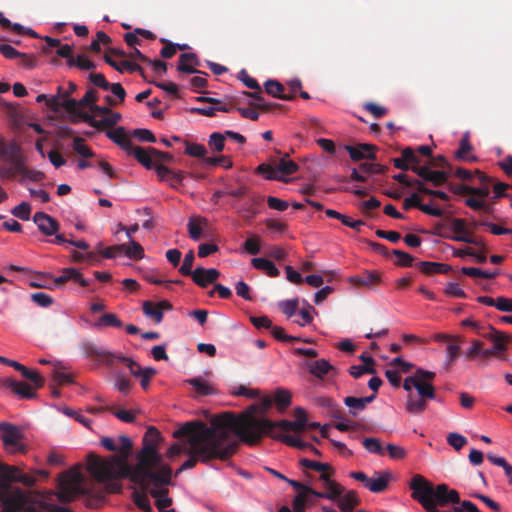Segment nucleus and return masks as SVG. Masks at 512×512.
Listing matches in <instances>:
<instances>
[{
	"label": "nucleus",
	"mask_w": 512,
	"mask_h": 512,
	"mask_svg": "<svg viewBox=\"0 0 512 512\" xmlns=\"http://www.w3.org/2000/svg\"><path fill=\"white\" fill-rule=\"evenodd\" d=\"M392 254L397 257L395 264L400 267H410L414 262V257L407 252L402 250H393Z\"/></svg>",
	"instance_id": "58"
},
{
	"label": "nucleus",
	"mask_w": 512,
	"mask_h": 512,
	"mask_svg": "<svg viewBox=\"0 0 512 512\" xmlns=\"http://www.w3.org/2000/svg\"><path fill=\"white\" fill-rule=\"evenodd\" d=\"M162 441L160 432L155 427H149L143 437V446L137 454V464L132 467V476L147 475L156 472L164 464L159 453V444Z\"/></svg>",
	"instance_id": "6"
},
{
	"label": "nucleus",
	"mask_w": 512,
	"mask_h": 512,
	"mask_svg": "<svg viewBox=\"0 0 512 512\" xmlns=\"http://www.w3.org/2000/svg\"><path fill=\"white\" fill-rule=\"evenodd\" d=\"M95 327H115L121 328L123 326L122 321L114 313L103 314L99 320L95 323Z\"/></svg>",
	"instance_id": "45"
},
{
	"label": "nucleus",
	"mask_w": 512,
	"mask_h": 512,
	"mask_svg": "<svg viewBox=\"0 0 512 512\" xmlns=\"http://www.w3.org/2000/svg\"><path fill=\"white\" fill-rule=\"evenodd\" d=\"M129 155H133L136 160L142 164L146 169H154L158 163L154 162V155L150 151V147L142 148L140 146L132 145V148L127 151Z\"/></svg>",
	"instance_id": "23"
},
{
	"label": "nucleus",
	"mask_w": 512,
	"mask_h": 512,
	"mask_svg": "<svg viewBox=\"0 0 512 512\" xmlns=\"http://www.w3.org/2000/svg\"><path fill=\"white\" fill-rule=\"evenodd\" d=\"M220 276V272L215 268L198 267L191 276L193 282L201 288L207 287L214 283Z\"/></svg>",
	"instance_id": "19"
},
{
	"label": "nucleus",
	"mask_w": 512,
	"mask_h": 512,
	"mask_svg": "<svg viewBox=\"0 0 512 512\" xmlns=\"http://www.w3.org/2000/svg\"><path fill=\"white\" fill-rule=\"evenodd\" d=\"M265 91L267 94L281 99L290 101L294 99V95H285L284 92V86L277 80L269 79L264 83Z\"/></svg>",
	"instance_id": "30"
},
{
	"label": "nucleus",
	"mask_w": 512,
	"mask_h": 512,
	"mask_svg": "<svg viewBox=\"0 0 512 512\" xmlns=\"http://www.w3.org/2000/svg\"><path fill=\"white\" fill-rule=\"evenodd\" d=\"M121 245L125 247L123 248V254L129 259L140 260L144 258V249L135 240H130L128 243H122Z\"/></svg>",
	"instance_id": "37"
},
{
	"label": "nucleus",
	"mask_w": 512,
	"mask_h": 512,
	"mask_svg": "<svg viewBox=\"0 0 512 512\" xmlns=\"http://www.w3.org/2000/svg\"><path fill=\"white\" fill-rule=\"evenodd\" d=\"M447 443L459 451L467 444V439L459 433L451 432L447 435Z\"/></svg>",
	"instance_id": "59"
},
{
	"label": "nucleus",
	"mask_w": 512,
	"mask_h": 512,
	"mask_svg": "<svg viewBox=\"0 0 512 512\" xmlns=\"http://www.w3.org/2000/svg\"><path fill=\"white\" fill-rule=\"evenodd\" d=\"M404 157L405 159H407V163L410 165L409 170H412L414 173H416V167L423 168V165H420V157L414 152V150L411 147L404 148Z\"/></svg>",
	"instance_id": "56"
},
{
	"label": "nucleus",
	"mask_w": 512,
	"mask_h": 512,
	"mask_svg": "<svg viewBox=\"0 0 512 512\" xmlns=\"http://www.w3.org/2000/svg\"><path fill=\"white\" fill-rule=\"evenodd\" d=\"M385 451L388 453L389 457L393 460L404 459L407 455L405 448H403L402 446L393 444V443H388Z\"/></svg>",
	"instance_id": "61"
},
{
	"label": "nucleus",
	"mask_w": 512,
	"mask_h": 512,
	"mask_svg": "<svg viewBox=\"0 0 512 512\" xmlns=\"http://www.w3.org/2000/svg\"><path fill=\"white\" fill-rule=\"evenodd\" d=\"M67 65L69 67H77L80 70H93L96 67V64L89 60L88 57L84 54L78 55L76 58L67 61Z\"/></svg>",
	"instance_id": "47"
},
{
	"label": "nucleus",
	"mask_w": 512,
	"mask_h": 512,
	"mask_svg": "<svg viewBox=\"0 0 512 512\" xmlns=\"http://www.w3.org/2000/svg\"><path fill=\"white\" fill-rule=\"evenodd\" d=\"M199 64V59L195 53H183L179 56L177 69L181 73H201L207 75L206 73L196 69V66Z\"/></svg>",
	"instance_id": "22"
},
{
	"label": "nucleus",
	"mask_w": 512,
	"mask_h": 512,
	"mask_svg": "<svg viewBox=\"0 0 512 512\" xmlns=\"http://www.w3.org/2000/svg\"><path fill=\"white\" fill-rule=\"evenodd\" d=\"M85 477L80 467L74 466L57 477V491L48 490L41 494V499L32 501L18 487H11L0 482V512H73L72 510L53 503L54 497L62 504L73 502L78 495H88L84 486Z\"/></svg>",
	"instance_id": "2"
},
{
	"label": "nucleus",
	"mask_w": 512,
	"mask_h": 512,
	"mask_svg": "<svg viewBox=\"0 0 512 512\" xmlns=\"http://www.w3.org/2000/svg\"><path fill=\"white\" fill-rule=\"evenodd\" d=\"M104 61L120 73H123L125 70L129 72H138L143 78H145L143 68L137 63H133L127 60L118 63L107 54L104 56Z\"/></svg>",
	"instance_id": "25"
},
{
	"label": "nucleus",
	"mask_w": 512,
	"mask_h": 512,
	"mask_svg": "<svg viewBox=\"0 0 512 512\" xmlns=\"http://www.w3.org/2000/svg\"><path fill=\"white\" fill-rule=\"evenodd\" d=\"M17 371L20 372L24 378L30 380L35 388L44 386V378L37 371L30 370L22 364Z\"/></svg>",
	"instance_id": "41"
},
{
	"label": "nucleus",
	"mask_w": 512,
	"mask_h": 512,
	"mask_svg": "<svg viewBox=\"0 0 512 512\" xmlns=\"http://www.w3.org/2000/svg\"><path fill=\"white\" fill-rule=\"evenodd\" d=\"M299 463L303 468L320 472V474L335 473L334 469L328 463H322L307 458L300 459Z\"/></svg>",
	"instance_id": "38"
},
{
	"label": "nucleus",
	"mask_w": 512,
	"mask_h": 512,
	"mask_svg": "<svg viewBox=\"0 0 512 512\" xmlns=\"http://www.w3.org/2000/svg\"><path fill=\"white\" fill-rule=\"evenodd\" d=\"M173 436L186 438L184 453L189 456L175 476L194 468L198 462L208 465L214 460L227 461L238 449L236 437L242 441L239 422L231 413L215 416L210 426L201 421L187 422Z\"/></svg>",
	"instance_id": "1"
},
{
	"label": "nucleus",
	"mask_w": 512,
	"mask_h": 512,
	"mask_svg": "<svg viewBox=\"0 0 512 512\" xmlns=\"http://www.w3.org/2000/svg\"><path fill=\"white\" fill-rule=\"evenodd\" d=\"M53 380L58 385H66L73 383V377L71 374L61 371L58 365L54 366L52 373Z\"/></svg>",
	"instance_id": "55"
},
{
	"label": "nucleus",
	"mask_w": 512,
	"mask_h": 512,
	"mask_svg": "<svg viewBox=\"0 0 512 512\" xmlns=\"http://www.w3.org/2000/svg\"><path fill=\"white\" fill-rule=\"evenodd\" d=\"M436 374L432 371L418 368L416 370V381L414 388L416 393L410 392L407 396L405 404L406 411L410 414H422L428 406V400L436 398L435 387L432 381Z\"/></svg>",
	"instance_id": "7"
},
{
	"label": "nucleus",
	"mask_w": 512,
	"mask_h": 512,
	"mask_svg": "<svg viewBox=\"0 0 512 512\" xmlns=\"http://www.w3.org/2000/svg\"><path fill=\"white\" fill-rule=\"evenodd\" d=\"M186 383L191 385L199 396H209L217 393L216 388L201 377L188 379Z\"/></svg>",
	"instance_id": "31"
},
{
	"label": "nucleus",
	"mask_w": 512,
	"mask_h": 512,
	"mask_svg": "<svg viewBox=\"0 0 512 512\" xmlns=\"http://www.w3.org/2000/svg\"><path fill=\"white\" fill-rule=\"evenodd\" d=\"M4 386L11 389L16 395L25 399H33L36 397V393L32 387L25 382H19L11 378H7L3 381Z\"/></svg>",
	"instance_id": "24"
},
{
	"label": "nucleus",
	"mask_w": 512,
	"mask_h": 512,
	"mask_svg": "<svg viewBox=\"0 0 512 512\" xmlns=\"http://www.w3.org/2000/svg\"><path fill=\"white\" fill-rule=\"evenodd\" d=\"M84 352L88 357H96L107 366H112L116 360V354L102 347H98L91 342H87L83 345Z\"/></svg>",
	"instance_id": "20"
},
{
	"label": "nucleus",
	"mask_w": 512,
	"mask_h": 512,
	"mask_svg": "<svg viewBox=\"0 0 512 512\" xmlns=\"http://www.w3.org/2000/svg\"><path fill=\"white\" fill-rule=\"evenodd\" d=\"M360 499L354 490H348L344 496L339 499L337 506L341 512H353L354 508L359 505Z\"/></svg>",
	"instance_id": "33"
},
{
	"label": "nucleus",
	"mask_w": 512,
	"mask_h": 512,
	"mask_svg": "<svg viewBox=\"0 0 512 512\" xmlns=\"http://www.w3.org/2000/svg\"><path fill=\"white\" fill-rule=\"evenodd\" d=\"M155 172L160 181L166 182L173 189H178L183 185L185 172L182 170L174 171L163 164H157Z\"/></svg>",
	"instance_id": "14"
},
{
	"label": "nucleus",
	"mask_w": 512,
	"mask_h": 512,
	"mask_svg": "<svg viewBox=\"0 0 512 512\" xmlns=\"http://www.w3.org/2000/svg\"><path fill=\"white\" fill-rule=\"evenodd\" d=\"M1 439L4 446L11 452H25L26 446L20 441L24 435L22 429L8 422H0Z\"/></svg>",
	"instance_id": "12"
},
{
	"label": "nucleus",
	"mask_w": 512,
	"mask_h": 512,
	"mask_svg": "<svg viewBox=\"0 0 512 512\" xmlns=\"http://www.w3.org/2000/svg\"><path fill=\"white\" fill-rule=\"evenodd\" d=\"M345 149L348 151L350 158L353 161H360L362 159H376L374 154L375 146L371 144H359L357 146L346 145Z\"/></svg>",
	"instance_id": "21"
},
{
	"label": "nucleus",
	"mask_w": 512,
	"mask_h": 512,
	"mask_svg": "<svg viewBox=\"0 0 512 512\" xmlns=\"http://www.w3.org/2000/svg\"><path fill=\"white\" fill-rule=\"evenodd\" d=\"M116 360L126 364L130 373L135 377H138L140 374H142V372L144 370L141 368V366L136 361H134L131 358L125 357L121 354H116Z\"/></svg>",
	"instance_id": "53"
},
{
	"label": "nucleus",
	"mask_w": 512,
	"mask_h": 512,
	"mask_svg": "<svg viewBox=\"0 0 512 512\" xmlns=\"http://www.w3.org/2000/svg\"><path fill=\"white\" fill-rule=\"evenodd\" d=\"M416 174L426 182H430L433 186L438 187L446 183L449 173L446 171L431 170L428 165L423 168L416 167Z\"/></svg>",
	"instance_id": "18"
},
{
	"label": "nucleus",
	"mask_w": 512,
	"mask_h": 512,
	"mask_svg": "<svg viewBox=\"0 0 512 512\" xmlns=\"http://www.w3.org/2000/svg\"><path fill=\"white\" fill-rule=\"evenodd\" d=\"M204 162L210 166H223L226 169L232 167V160L225 155L216 156V157H206L204 158Z\"/></svg>",
	"instance_id": "60"
},
{
	"label": "nucleus",
	"mask_w": 512,
	"mask_h": 512,
	"mask_svg": "<svg viewBox=\"0 0 512 512\" xmlns=\"http://www.w3.org/2000/svg\"><path fill=\"white\" fill-rule=\"evenodd\" d=\"M409 487L412 490V498L418 501L422 506L433 501L435 487L422 475H414Z\"/></svg>",
	"instance_id": "13"
},
{
	"label": "nucleus",
	"mask_w": 512,
	"mask_h": 512,
	"mask_svg": "<svg viewBox=\"0 0 512 512\" xmlns=\"http://www.w3.org/2000/svg\"><path fill=\"white\" fill-rule=\"evenodd\" d=\"M334 473H322L316 481L320 484L321 490L313 489L312 495L317 498L328 499L339 503L344 494L348 491L340 483L332 479Z\"/></svg>",
	"instance_id": "8"
},
{
	"label": "nucleus",
	"mask_w": 512,
	"mask_h": 512,
	"mask_svg": "<svg viewBox=\"0 0 512 512\" xmlns=\"http://www.w3.org/2000/svg\"><path fill=\"white\" fill-rule=\"evenodd\" d=\"M272 400L275 402L278 409L282 411L291 404V393L286 389L278 388Z\"/></svg>",
	"instance_id": "42"
},
{
	"label": "nucleus",
	"mask_w": 512,
	"mask_h": 512,
	"mask_svg": "<svg viewBox=\"0 0 512 512\" xmlns=\"http://www.w3.org/2000/svg\"><path fill=\"white\" fill-rule=\"evenodd\" d=\"M254 268L264 271L269 277H277L280 271L274 263L265 258H253L251 261Z\"/></svg>",
	"instance_id": "36"
},
{
	"label": "nucleus",
	"mask_w": 512,
	"mask_h": 512,
	"mask_svg": "<svg viewBox=\"0 0 512 512\" xmlns=\"http://www.w3.org/2000/svg\"><path fill=\"white\" fill-rule=\"evenodd\" d=\"M11 213L23 220V221H27L30 219V214H31V206L28 202H21L19 205L15 206Z\"/></svg>",
	"instance_id": "57"
},
{
	"label": "nucleus",
	"mask_w": 512,
	"mask_h": 512,
	"mask_svg": "<svg viewBox=\"0 0 512 512\" xmlns=\"http://www.w3.org/2000/svg\"><path fill=\"white\" fill-rule=\"evenodd\" d=\"M107 137L119 145L126 152L132 148L133 142L127 135L124 127H117L113 131H108Z\"/></svg>",
	"instance_id": "27"
},
{
	"label": "nucleus",
	"mask_w": 512,
	"mask_h": 512,
	"mask_svg": "<svg viewBox=\"0 0 512 512\" xmlns=\"http://www.w3.org/2000/svg\"><path fill=\"white\" fill-rule=\"evenodd\" d=\"M272 403H273V400L271 397L269 396H265L261 399L260 403L259 404H253L251 405L248 410L241 414V415H236L232 412H230L235 418H241L243 416H246V415H249V414H252L254 415L255 418H258L256 416V414H261V415H265L267 413V411L271 408L272 406Z\"/></svg>",
	"instance_id": "29"
},
{
	"label": "nucleus",
	"mask_w": 512,
	"mask_h": 512,
	"mask_svg": "<svg viewBox=\"0 0 512 512\" xmlns=\"http://www.w3.org/2000/svg\"><path fill=\"white\" fill-rule=\"evenodd\" d=\"M375 398V394L360 398L348 396L344 398V404L347 407H349L350 414L355 416L357 415L358 412L363 411L366 408L367 404L371 403Z\"/></svg>",
	"instance_id": "26"
},
{
	"label": "nucleus",
	"mask_w": 512,
	"mask_h": 512,
	"mask_svg": "<svg viewBox=\"0 0 512 512\" xmlns=\"http://www.w3.org/2000/svg\"><path fill=\"white\" fill-rule=\"evenodd\" d=\"M195 255L193 250H189L185 256L182 265L179 268V272L183 276H192L194 271L192 270Z\"/></svg>",
	"instance_id": "51"
},
{
	"label": "nucleus",
	"mask_w": 512,
	"mask_h": 512,
	"mask_svg": "<svg viewBox=\"0 0 512 512\" xmlns=\"http://www.w3.org/2000/svg\"><path fill=\"white\" fill-rule=\"evenodd\" d=\"M295 421L281 420L271 421L267 418H255L249 414L241 418H236L242 431V442L248 445L258 444L265 435L273 436L276 428L286 432H301L307 426V413L301 407L294 410Z\"/></svg>",
	"instance_id": "4"
},
{
	"label": "nucleus",
	"mask_w": 512,
	"mask_h": 512,
	"mask_svg": "<svg viewBox=\"0 0 512 512\" xmlns=\"http://www.w3.org/2000/svg\"><path fill=\"white\" fill-rule=\"evenodd\" d=\"M80 116L85 123L96 129L113 127L122 119L121 114L114 112L112 109L110 110V113L101 120H95L89 113H83Z\"/></svg>",
	"instance_id": "17"
},
{
	"label": "nucleus",
	"mask_w": 512,
	"mask_h": 512,
	"mask_svg": "<svg viewBox=\"0 0 512 512\" xmlns=\"http://www.w3.org/2000/svg\"><path fill=\"white\" fill-rule=\"evenodd\" d=\"M490 341L493 343V351H497V353L501 354L507 350L509 336L496 330L495 335L492 336Z\"/></svg>",
	"instance_id": "44"
},
{
	"label": "nucleus",
	"mask_w": 512,
	"mask_h": 512,
	"mask_svg": "<svg viewBox=\"0 0 512 512\" xmlns=\"http://www.w3.org/2000/svg\"><path fill=\"white\" fill-rule=\"evenodd\" d=\"M0 160L8 162L10 167L0 170L2 177H8L13 174L15 168H19L24 161L20 146L16 142H5L0 138Z\"/></svg>",
	"instance_id": "11"
},
{
	"label": "nucleus",
	"mask_w": 512,
	"mask_h": 512,
	"mask_svg": "<svg viewBox=\"0 0 512 512\" xmlns=\"http://www.w3.org/2000/svg\"><path fill=\"white\" fill-rule=\"evenodd\" d=\"M16 175H21L22 179H20V182L23 181L24 178H28L32 181H39L44 177V174L40 171H34L27 169L24 166V161L20 164L19 168H15L12 175H9L7 178H14Z\"/></svg>",
	"instance_id": "39"
},
{
	"label": "nucleus",
	"mask_w": 512,
	"mask_h": 512,
	"mask_svg": "<svg viewBox=\"0 0 512 512\" xmlns=\"http://www.w3.org/2000/svg\"><path fill=\"white\" fill-rule=\"evenodd\" d=\"M185 144V154L196 157V158H206L207 149L202 144L190 143L188 141H184Z\"/></svg>",
	"instance_id": "50"
},
{
	"label": "nucleus",
	"mask_w": 512,
	"mask_h": 512,
	"mask_svg": "<svg viewBox=\"0 0 512 512\" xmlns=\"http://www.w3.org/2000/svg\"><path fill=\"white\" fill-rule=\"evenodd\" d=\"M143 312L147 317L152 318L157 324L161 323L163 320L162 311H160L159 307L156 303L151 301H145L142 306Z\"/></svg>",
	"instance_id": "43"
},
{
	"label": "nucleus",
	"mask_w": 512,
	"mask_h": 512,
	"mask_svg": "<svg viewBox=\"0 0 512 512\" xmlns=\"http://www.w3.org/2000/svg\"><path fill=\"white\" fill-rule=\"evenodd\" d=\"M97 100H98L97 91L93 88H90L85 93V95L79 100V107H81V108L88 107L89 109H91V107L96 104Z\"/></svg>",
	"instance_id": "62"
},
{
	"label": "nucleus",
	"mask_w": 512,
	"mask_h": 512,
	"mask_svg": "<svg viewBox=\"0 0 512 512\" xmlns=\"http://www.w3.org/2000/svg\"><path fill=\"white\" fill-rule=\"evenodd\" d=\"M103 448L110 452H117L108 459L101 458L93 453L87 457V470L95 480L106 483L109 493L121 492V485L115 480L119 478H132V466L127 463L131 455L132 441L125 435L117 439L102 437L100 441Z\"/></svg>",
	"instance_id": "3"
},
{
	"label": "nucleus",
	"mask_w": 512,
	"mask_h": 512,
	"mask_svg": "<svg viewBox=\"0 0 512 512\" xmlns=\"http://www.w3.org/2000/svg\"><path fill=\"white\" fill-rule=\"evenodd\" d=\"M208 145L213 152L220 153L225 148V135L220 132H213L209 136Z\"/></svg>",
	"instance_id": "49"
},
{
	"label": "nucleus",
	"mask_w": 512,
	"mask_h": 512,
	"mask_svg": "<svg viewBox=\"0 0 512 512\" xmlns=\"http://www.w3.org/2000/svg\"><path fill=\"white\" fill-rule=\"evenodd\" d=\"M272 437L281 440L283 443H285L288 446L297 447L301 450L310 449L312 446L311 444L303 442L300 439H298L297 437L291 436V435H282V434L276 435L273 433Z\"/></svg>",
	"instance_id": "46"
},
{
	"label": "nucleus",
	"mask_w": 512,
	"mask_h": 512,
	"mask_svg": "<svg viewBox=\"0 0 512 512\" xmlns=\"http://www.w3.org/2000/svg\"><path fill=\"white\" fill-rule=\"evenodd\" d=\"M363 447L371 454L384 456L386 454L380 439L375 437H367L362 441Z\"/></svg>",
	"instance_id": "40"
},
{
	"label": "nucleus",
	"mask_w": 512,
	"mask_h": 512,
	"mask_svg": "<svg viewBox=\"0 0 512 512\" xmlns=\"http://www.w3.org/2000/svg\"><path fill=\"white\" fill-rule=\"evenodd\" d=\"M472 149L473 148L469 142V137L467 134H465L460 140V147L455 152V158L458 160L467 161V162L476 161L477 158L475 156L469 155L470 152L472 151Z\"/></svg>",
	"instance_id": "35"
},
{
	"label": "nucleus",
	"mask_w": 512,
	"mask_h": 512,
	"mask_svg": "<svg viewBox=\"0 0 512 512\" xmlns=\"http://www.w3.org/2000/svg\"><path fill=\"white\" fill-rule=\"evenodd\" d=\"M73 150L85 158L94 156V152L84 143L81 137H75L73 140Z\"/></svg>",
	"instance_id": "54"
},
{
	"label": "nucleus",
	"mask_w": 512,
	"mask_h": 512,
	"mask_svg": "<svg viewBox=\"0 0 512 512\" xmlns=\"http://www.w3.org/2000/svg\"><path fill=\"white\" fill-rule=\"evenodd\" d=\"M475 176L477 177L480 186L474 187L475 191L473 192V196H477L480 198H486L490 194L489 185L492 183V178L487 176L485 173L480 170H474Z\"/></svg>",
	"instance_id": "34"
},
{
	"label": "nucleus",
	"mask_w": 512,
	"mask_h": 512,
	"mask_svg": "<svg viewBox=\"0 0 512 512\" xmlns=\"http://www.w3.org/2000/svg\"><path fill=\"white\" fill-rule=\"evenodd\" d=\"M417 267L424 274H446L451 270L449 265L438 263V262H429V261H421L417 263Z\"/></svg>",
	"instance_id": "32"
},
{
	"label": "nucleus",
	"mask_w": 512,
	"mask_h": 512,
	"mask_svg": "<svg viewBox=\"0 0 512 512\" xmlns=\"http://www.w3.org/2000/svg\"><path fill=\"white\" fill-rule=\"evenodd\" d=\"M298 299H290L279 304L280 310L287 316L292 317L298 309Z\"/></svg>",
	"instance_id": "64"
},
{
	"label": "nucleus",
	"mask_w": 512,
	"mask_h": 512,
	"mask_svg": "<svg viewBox=\"0 0 512 512\" xmlns=\"http://www.w3.org/2000/svg\"><path fill=\"white\" fill-rule=\"evenodd\" d=\"M299 166L292 160L287 159V155L279 160L275 165L262 163L256 168L258 174L263 175L267 180L282 181L284 175H292L298 170Z\"/></svg>",
	"instance_id": "9"
},
{
	"label": "nucleus",
	"mask_w": 512,
	"mask_h": 512,
	"mask_svg": "<svg viewBox=\"0 0 512 512\" xmlns=\"http://www.w3.org/2000/svg\"><path fill=\"white\" fill-rule=\"evenodd\" d=\"M141 490H142V492H140V491L134 492V502L141 510H143L145 512H150L152 510V508L150 505L149 498L147 496V494H149V493L144 491L142 488H141Z\"/></svg>",
	"instance_id": "52"
},
{
	"label": "nucleus",
	"mask_w": 512,
	"mask_h": 512,
	"mask_svg": "<svg viewBox=\"0 0 512 512\" xmlns=\"http://www.w3.org/2000/svg\"><path fill=\"white\" fill-rule=\"evenodd\" d=\"M433 494V502H435L438 506L444 507L449 504L460 503V496L458 491L455 489H450L446 484L437 485Z\"/></svg>",
	"instance_id": "15"
},
{
	"label": "nucleus",
	"mask_w": 512,
	"mask_h": 512,
	"mask_svg": "<svg viewBox=\"0 0 512 512\" xmlns=\"http://www.w3.org/2000/svg\"><path fill=\"white\" fill-rule=\"evenodd\" d=\"M349 476L357 481H360L364 484V486L372 493H382L384 492L389 485V482L392 479V474L390 471H375L373 477H368L362 471H353L349 474Z\"/></svg>",
	"instance_id": "10"
},
{
	"label": "nucleus",
	"mask_w": 512,
	"mask_h": 512,
	"mask_svg": "<svg viewBox=\"0 0 512 512\" xmlns=\"http://www.w3.org/2000/svg\"><path fill=\"white\" fill-rule=\"evenodd\" d=\"M307 366L309 368V372L319 379H322L330 372L336 373L335 367L329 364V362L325 359L313 361L308 363Z\"/></svg>",
	"instance_id": "28"
},
{
	"label": "nucleus",
	"mask_w": 512,
	"mask_h": 512,
	"mask_svg": "<svg viewBox=\"0 0 512 512\" xmlns=\"http://www.w3.org/2000/svg\"><path fill=\"white\" fill-rule=\"evenodd\" d=\"M171 478V467L162 466L156 472L148 473L143 477L140 475L132 476L131 480L155 499L159 512H176L174 509H166L172 504V499L168 496V486L171 484Z\"/></svg>",
	"instance_id": "5"
},
{
	"label": "nucleus",
	"mask_w": 512,
	"mask_h": 512,
	"mask_svg": "<svg viewBox=\"0 0 512 512\" xmlns=\"http://www.w3.org/2000/svg\"><path fill=\"white\" fill-rule=\"evenodd\" d=\"M359 168L362 172L368 174H385L388 170L387 166L378 163H362Z\"/></svg>",
	"instance_id": "63"
},
{
	"label": "nucleus",
	"mask_w": 512,
	"mask_h": 512,
	"mask_svg": "<svg viewBox=\"0 0 512 512\" xmlns=\"http://www.w3.org/2000/svg\"><path fill=\"white\" fill-rule=\"evenodd\" d=\"M461 272L469 277H482L486 279H493L500 274L499 270L488 272L475 267H463Z\"/></svg>",
	"instance_id": "48"
},
{
	"label": "nucleus",
	"mask_w": 512,
	"mask_h": 512,
	"mask_svg": "<svg viewBox=\"0 0 512 512\" xmlns=\"http://www.w3.org/2000/svg\"><path fill=\"white\" fill-rule=\"evenodd\" d=\"M33 221L40 232L46 236H52L60 230L59 222L44 212H36L33 216Z\"/></svg>",
	"instance_id": "16"
}]
</instances>
